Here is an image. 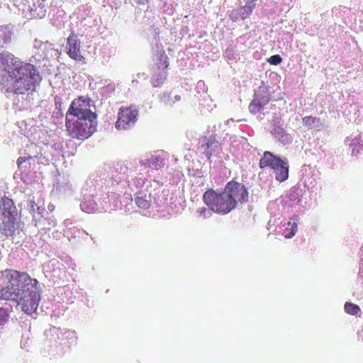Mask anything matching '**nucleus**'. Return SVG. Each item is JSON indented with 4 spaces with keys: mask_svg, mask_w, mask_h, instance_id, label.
<instances>
[{
    "mask_svg": "<svg viewBox=\"0 0 363 363\" xmlns=\"http://www.w3.org/2000/svg\"><path fill=\"white\" fill-rule=\"evenodd\" d=\"M5 65L6 74L2 75L0 84L7 92L25 94L40 81L39 72L33 65L23 62L13 55L0 53V67Z\"/></svg>",
    "mask_w": 363,
    "mask_h": 363,
    "instance_id": "f257e3e1",
    "label": "nucleus"
},
{
    "mask_svg": "<svg viewBox=\"0 0 363 363\" xmlns=\"http://www.w3.org/2000/svg\"><path fill=\"white\" fill-rule=\"evenodd\" d=\"M91 99L79 96L71 103L66 113L65 127L69 135L84 140L96 130V114L89 109Z\"/></svg>",
    "mask_w": 363,
    "mask_h": 363,
    "instance_id": "f03ea898",
    "label": "nucleus"
},
{
    "mask_svg": "<svg viewBox=\"0 0 363 363\" xmlns=\"http://www.w3.org/2000/svg\"><path fill=\"white\" fill-rule=\"evenodd\" d=\"M38 281L32 279L26 272L6 269L0 272V300L18 301L22 294L26 293Z\"/></svg>",
    "mask_w": 363,
    "mask_h": 363,
    "instance_id": "7ed1b4c3",
    "label": "nucleus"
},
{
    "mask_svg": "<svg viewBox=\"0 0 363 363\" xmlns=\"http://www.w3.org/2000/svg\"><path fill=\"white\" fill-rule=\"evenodd\" d=\"M203 201L210 210L218 214L226 215L235 209L224 190L216 192L209 189L204 192Z\"/></svg>",
    "mask_w": 363,
    "mask_h": 363,
    "instance_id": "20e7f679",
    "label": "nucleus"
},
{
    "mask_svg": "<svg viewBox=\"0 0 363 363\" xmlns=\"http://www.w3.org/2000/svg\"><path fill=\"white\" fill-rule=\"evenodd\" d=\"M287 160H283L269 151H265L259 160L261 169L269 167L275 174L276 179L280 182L286 181L289 177Z\"/></svg>",
    "mask_w": 363,
    "mask_h": 363,
    "instance_id": "39448f33",
    "label": "nucleus"
},
{
    "mask_svg": "<svg viewBox=\"0 0 363 363\" xmlns=\"http://www.w3.org/2000/svg\"><path fill=\"white\" fill-rule=\"evenodd\" d=\"M139 111L135 105L121 107L118 112V118L115 123L117 130H128L133 127L138 117Z\"/></svg>",
    "mask_w": 363,
    "mask_h": 363,
    "instance_id": "423d86ee",
    "label": "nucleus"
},
{
    "mask_svg": "<svg viewBox=\"0 0 363 363\" xmlns=\"http://www.w3.org/2000/svg\"><path fill=\"white\" fill-rule=\"evenodd\" d=\"M228 199L235 209L238 203H243L248 200V192L245 186L236 181L228 182L224 188Z\"/></svg>",
    "mask_w": 363,
    "mask_h": 363,
    "instance_id": "0eeeda50",
    "label": "nucleus"
},
{
    "mask_svg": "<svg viewBox=\"0 0 363 363\" xmlns=\"http://www.w3.org/2000/svg\"><path fill=\"white\" fill-rule=\"evenodd\" d=\"M36 289L37 286L27 289L26 293H23L18 301H16L18 304L21 305L22 311L26 314L31 315L38 308L40 294Z\"/></svg>",
    "mask_w": 363,
    "mask_h": 363,
    "instance_id": "6e6552de",
    "label": "nucleus"
},
{
    "mask_svg": "<svg viewBox=\"0 0 363 363\" xmlns=\"http://www.w3.org/2000/svg\"><path fill=\"white\" fill-rule=\"evenodd\" d=\"M80 42L77 34L72 31L67 39V54L72 60L77 62H85V57L81 54Z\"/></svg>",
    "mask_w": 363,
    "mask_h": 363,
    "instance_id": "1a4fd4ad",
    "label": "nucleus"
},
{
    "mask_svg": "<svg viewBox=\"0 0 363 363\" xmlns=\"http://www.w3.org/2000/svg\"><path fill=\"white\" fill-rule=\"evenodd\" d=\"M199 149L203 151L205 156L210 159L213 153L218 149L221 148V143L216 139V135L203 136L199 140Z\"/></svg>",
    "mask_w": 363,
    "mask_h": 363,
    "instance_id": "9d476101",
    "label": "nucleus"
},
{
    "mask_svg": "<svg viewBox=\"0 0 363 363\" xmlns=\"http://www.w3.org/2000/svg\"><path fill=\"white\" fill-rule=\"evenodd\" d=\"M18 228L17 217L0 219V232L3 240L13 237Z\"/></svg>",
    "mask_w": 363,
    "mask_h": 363,
    "instance_id": "9b49d317",
    "label": "nucleus"
},
{
    "mask_svg": "<svg viewBox=\"0 0 363 363\" xmlns=\"http://www.w3.org/2000/svg\"><path fill=\"white\" fill-rule=\"evenodd\" d=\"M18 217V211L11 199L3 196L0 199V219Z\"/></svg>",
    "mask_w": 363,
    "mask_h": 363,
    "instance_id": "f8f14e48",
    "label": "nucleus"
},
{
    "mask_svg": "<svg viewBox=\"0 0 363 363\" xmlns=\"http://www.w3.org/2000/svg\"><path fill=\"white\" fill-rule=\"evenodd\" d=\"M269 97L267 95L255 94L254 95V99L249 106L250 111L253 114L260 112L269 102Z\"/></svg>",
    "mask_w": 363,
    "mask_h": 363,
    "instance_id": "ddd939ff",
    "label": "nucleus"
},
{
    "mask_svg": "<svg viewBox=\"0 0 363 363\" xmlns=\"http://www.w3.org/2000/svg\"><path fill=\"white\" fill-rule=\"evenodd\" d=\"M136 205L142 209H148L151 206L150 196L143 191H139L135 198Z\"/></svg>",
    "mask_w": 363,
    "mask_h": 363,
    "instance_id": "4468645a",
    "label": "nucleus"
},
{
    "mask_svg": "<svg viewBox=\"0 0 363 363\" xmlns=\"http://www.w3.org/2000/svg\"><path fill=\"white\" fill-rule=\"evenodd\" d=\"M273 135L277 138L282 143H289L291 142V138L289 134L286 133L284 128L279 125H277L274 128L272 131Z\"/></svg>",
    "mask_w": 363,
    "mask_h": 363,
    "instance_id": "2eb2a0df",
    "label": "nucleus"
},
{
    "mask_svg": "<svg viewBox=\"0 0 363 363\" xmlns=\"http://www.w3.org/2000/svg\"><path fill=\"white\" fill-rule=\"evenodd\" d=\"M303 124L304 126L309 129L321 125L320 119L312 116H307L302 118Z\"/></svg>",
    "mask_w": 363,
    "mask_h": 363,
    "instance_id": "dca6fc26",
    "label": "nucleus"
},
{
    "mask_svg": "<svg viewBox=\"0 0 363 363\" xmlns=\"http://www.w3.org/2000/svg\"><path fill=\"white\" fill-rule=\"evenodd\" d=\"M148 167L159 169L162 168L164 163V160L158 156L152 155L150 158H148L146 161Z\"/></svg>",
    "mask_w": 363,
    "mask_h": 363,
    "instance_id": "f3484780",
    "label": "nucleus"
},
{
    "mask_svg": "<svg viewBox=\"0 0 363 363\" xmlns=\"http://www.w3.org/2000/svg\"><path fill=\"white\" fill-rule=\"evenodd\" d=\"M12 32L7 26L0 27V44H6L11 40Z\"/></svg>",
    "mask_w": 363,
    "mask_h": 363,
    "instance_id": "a211bd4d",
    "label": "nucleus"
},
{
    "mask_svg": "<svg viewBox=\"0 0 363 363\" xmlns=\"http://www.w3.org/2000/svg\"><path fill=\"white\" fill-rule=\"evenodd\" d=\"M28 211L32 215L33 218H35L37 216H41L44 208L38 206L35 201L34 200H30L28 204Z\"/></svg>",
    "mask_w": 363,
    "mask_h": 363,
    "instance_id": "6ab92c4d",
    "label": "nucleus"
},
{
    "mask_svg": "<svg viewBox=\"0 0 363 363\" xmlns=\"http://www.w3.org/2000/svg\"><path fill=\"white\" fill-rule=\"evenodd\" d=\"M255 6V4H252V5L250 6L246 4L243 6H240L238 10L240 17L242 19H245L248 18L251 15Z\"/></svg>",
    "mask_w": 363,
    "mask_h": 363,
    "instance_id": "aec40b11",
    "label": "nucleus"
},
{
    "mask_svg": "<svg viewBox=\"0 0 363 363\" xmlns=\"http://www.w3.org/2000/svg\"><path fill=\"white\" fill-rule=\"evenodd\" d=\"M169 66V58L165 54L164 51L160 54L158 62L157 63V67L158 69H162V70L167 69Z\"/></svg>",
    "mask_w": 363,
    "mask_h": 363,
    "instance_id": "412c9836",
    "label": "nucleus"
},
{
    "mask_svg": "<svg viewBox=\"0 0 363 363\" xmlns=\"http://www.w3.org/2000/svg\"><path fill=\"white\" fill-rule=\"evenodd\" d=\"M344 308L345 312L352 315H357L361 312V309L358 305L350 302H346Z\"/></svg>",
    "mask_w": 363,
    "mask_h": 363,
    "instance_id": "4be33fe9",
    "label": "nucleus"
},
{
    "mask_svg": "<svg viewBox=\"0 0 363 363\" xmlns=\"http://www.w3.org/2000/svg\"><path fill=\"white\" fill-rule=\"evenodd\" d=\"M56 337L59 339V330L56 328L50 330L47 333V341L49 342L50 346L53 342H56Z\"/></svg>",
    "mask_w": 363,
    "mask_h": 363,
    "instance_id": "5701e85b",
    "label": "nucleus"
},
{
    "mask_svg": "<svg viewBox=\"0 0 363 363\" xmlns=\"http://www.w3.org/2000/svg\"><path fill=\"white\" fill-rule=\"evenodd\" d=\"M9 318V313L6 308H0V325H4Z\"/></svg>",
    "mask_w": 363,
    "mask_h": 363,
    "instance_id": "b1692460",
    "label": "nucleus"
},
{
    "mask_svg": "<svg viewBox=\"0 0 363 363\" xmlns=\"http://www.w3.org/2000/svg\"><path fill=\"white\" fill-rule=\"evenodd\" d=\"M281 61H282V58L281 57V56L279 55H272L268 59V62L271 65H277L280 64L281 62Z\"/></svg>",
    "mask_w": 363,
    "mask_h": 363,
    "instance_id": "393cba45",
    "label": "nucleus"
},
{
    "mask_svg": "<svg viewBox=\"0 0 363 363\" xmlns=\"http://www.w3.org/2000/svg\"><path fill=\"white\" fill-rule=\"evenodd\" d=\"M297 230H298V225H297V223H293L291 224V232L289 234L285 235V238H292L296 234V233L297 232Z\"/></svg>",
    "mask_w": 363,
    "mask_h": 363,
    "instance_id": "a878e982",
    "label": "nucleus"
},
{
    "mask_svg": "<svg viewBox=\"0 0 363 363\" xmlns=\"http://www.w3.org/2000/svg\"><path fill=\"white\" fill-rule=\"evenodd\" d=\"M31 157H20L17 160V165L18 167L20 168L23 163L31 159Z\"/></svg>",
    "mask_w": 363,
    "mask_h": 363,
    "instance_id": "bb28decb",
    "label": "nucleus"
},
{
    "mask_svg": "<svg viewBox=\"0 0 363 363\" xmlns=\"http://www.w3.org/2000/svg\"><path fill=\"white\" fill-rule=\"evenodd\" d=\"M55 102L56 108L60 109L61 105H62L61 99L59 97L56 96L55 98Z\"/></svg>",
    "mask_w": 363,
    "mask_h": 363,
    "instance_id": "cd10ccee",
    "label": "nucleus"
},
{
    "mask_svg": "<svg viewBox=\"0 0 363 363\" xmlns=\"http://www.w3.org/2000/svg\"><path fill=\"white\" fill-rule=\"evenodd\" d=\"M207 209L205 207L199 208L197 211L200 216L205 217V213L207 212Z\"/></svg>",
    "mask_w": 363,
    "mask_h": 363,
    "instance_id": "c85d7f7f",
    "label": "nucleus"
},
{
    "mask_svg": "<svg viewBox=\"0 0 363 363\" xmlns=\"http://www.w3.org/2000/svg\"><path fill=\"white\" fill-rule=\"evenodd\" d=\"M247 5H252L257 0H245Z\"/></svg>",
    "mask_w": 363,
    "mask_h": 363,
    "instance_id": "c756f323",
    "label": "nucleus"
},
{
    "mask_svg": "<svg viewBox=\"0 0 363 363\" xmlns=\"http://www.w3.org/2000/svg\"><path fill=\"white\" fill-rule=\"evenodd\" d=\"M174 98V100L173 101V102L179 101L181 100V96L179 95H175Z\"/></svg>",
    "mask_w": 363,
    "mask_h": 363,
    "instance_id": "7c9ffc66",
    "label": "nucleus"
},
{
    "mask_svg": "<svg viewBox=\"0 0 363 363\" xmlns=\"http://www.w3.org/2000/svg\"><path fill=\"white\" fill-rule=\"evenodd\" d=\"M154 86H159V82H157V84H155V82H152Z\"/></svg>",
    "mask_w": 363,
    "mask_h": 363,
    "instance_id": "2f4dec72",
    "label": "nucleus"
},
{
    "mask_svg": "<svg viewBox=\"0 0 363 363\" xmlns=\"http://www.w3.org/2000/svg\"><path fill=\"white\" fill-rule=\"evenodd\" d=\"M167 72H165L164 74V76L162 77V79H164L166 78Z\"/></svg>",
    "mask_w": 363,
    "mask_h": 363,
    "instance_id": "473e14b6",
    "label": "nucleus"
},
{
    "mask_svg": "<svg viewBox=\"0 0 363 363\" xmlns=\"http://www.w3.org/2000/svg\"><path fill=\"white\" fill-rule=\"evenodd\" d=\"M70 335H71L70 333H68V335L66 336V338L69 337V336Z\"/></svg>",
    "mask_w": 363,
    "mask_h": 363,
    "instance_id": "72a5a7b5",
    "label": "nucleus"
}]
</instances>
